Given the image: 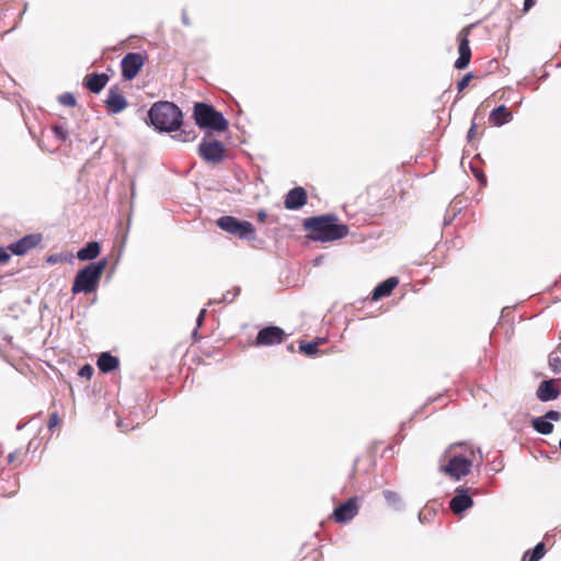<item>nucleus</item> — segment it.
Here are the masks:
<instances>
[{
  "instance_id": "0eeeda50",
  "label": "nucleus",
  "mask_w": 561,
  "mask_h": 561,
  "mask_svg": "<svg viewBox=\"0 0 561 561\" xmlns=\"http://www.w3.org/2000/svg\"><path fill=\"white\" fill-rule=\"evenodd\" d=\"M146 58L140 53H127L121 60L122 77L126 81L134 80L142 69Z\"/></svg>"
},
{
  "instance_id": "f257e3e1",
  "label": "nucleus",
  "mask_w": 561,
  "mask_h": 561,
  "mask_svg": "<svg viewBox=\"0 0 561 561\" xmlns=\"http://www.w3.org/2000/svg\"><path fill=\"white\" fill-rule=\"evenodd\" d=\"M302 227L309 231L308 238L318 242L336 241L348 233V226L340 222L334 214L308 217Z\"/></svg>"
},
{
  "instance_id": "79ce46f5",
  "label": "nucleus",
  "mask_w": 561,
  "mask_h": 561,
  "mask_svg": "<svg viewBox=\"0 0 561 561\" xmlns=\"http://www.w3.org/2000/svg\"><path fill=\"white\" fill-rule=\"evenodd\" d=\"M267 218V213L264 210V209H260L257 213H256V219L257 221L260 222H264Z\"/></svg>"
},
{
  "instance_id": "a211bd4d",
  "label": "nucleus",
  "mask_w": 561,
  "mask_h": 561,
  "mask_svg": "<svg viewBox=\"0 0 561 561\" xmlns=\"http://www.w3.org/2000/svg\"><path fill=\"white\" fill-rule=\"evenodd\" d=\"M398 284L399 279L394 276L380 282L371 291V300L378 301L381 298L390 296Z\"/></svg>"
},
{
  "instance_id": "bb28decb",
  "label": "nucleus",
  "mask_w": 561,
  "mask_h": 561,
  "mask_svg": "<svg viewBox=\"0 0 561 561\" xmlns=\"http://www.w3.org/2000/svg\"><path fill=\"white\" fill-rule=\"evenodd\" d=\"M240 291H241L240 287H234L233 291L227 290L225 294H222V296L219 300H210L209 305L216 304V302L230 304L236 299V297L240 294Z\"/></svg>"
},
{
  "instance_id": "aec40b11",
  "label": "nucleus",
  "mask_w": 561,
  "mask_h": 561,
  "mask_svg": "<svg viewBox=\"0 0 561 561\" xmlns=\"http://www.w3.org/2000/svg\"><path fill=\"white\" fill-rule=\"evenodd\" d=\"M96 366L101 373L110 374L118 368L119 359L110 352H102L98 357Z\"/></svg>"
},
{
  "instance_id": "f704fd0d",
  "label": "nucleus",
  "mask_w": 561,
  "mask_h": 561,
  "mask_svg": "<svg viewBox=\"0 0 561 561\" xmlns=\"http://www.w3.org/2000/svg\"><path fill=\"white\" fill-rule=\"evenodd\" d=\"M543 415L550 422L551 421H559L561 419V413L559 411H556V410H549Z\"/></svg>"
},
{
  "instance_id": "49530a36",
  "label": "nucleus",
  "mask_w": 561,
  "mask_h": 561,
  "mask_svg": "<svg viewBox=\"0 0 561 561\" xmlns=\"http://www.w3.org/2000/svg\"><path fill=\"white\" fill-rule=\"evenodd\" d=\"M312 342H317V346L319 347L320 344L324 343V339L323 337H316L314 340H312Z\"/></svg>"
},
{
  "instance_id": "ddd939ff",
  "label": "nucleus",
  "mask_w": 561,
  "mask_h": 561,
  "mask_svg": "<svg viewBox=\"0 0 561 561\" xmlns=\"http://www.w3.org/2000/svg\"><path fill=\"white\" fill-rule=\"evenodd\" d=\"M104 103L107 108V112L113 115L123 112L128 106L126 98L119 91V88L117 85H113L108 89L107 99Z\"/></svg>"
},
{
  "instance_id": "39448f33",
  "label": "nucleus",
  "mask_w": 561,
  "mask_h": 561,
  "mask_svg": "<svg viewBox=\"0 0 561 561\" xmlns=\"http://www.w3.org/2000/svg\"><path fill=\"white\" fill-rule=\"evenodd\" d=\"M221 230L237 236L242 240L252 241L256 238L254 226L247 220H240L233 216H221L216 220Z\"/></svg>"
},
{
  "instance_id": "37998d69",
  "label": "nucleus",
  "mask_w": 561,
  "mask_h": 561,
  "mask_svg": "<svg viewBox=\"0 0 561 561\" xmlns=\"http://www.w3.org/2000/svg\"><path fill=\"white\" fill-rule=\"evenodd\" d=\"M455 217H456L455 213L451 216L446 215L444 218V226H449L453 222V220L455 219Z\"/></svg>"
},
{
  "instance_id": "2eb2a0df",
  "label": "nucleus",
  "mask_w": 561,
  "mask_h": 561,
  "mask_svg": "<svg viewBox=\"0 0 561 561\" xmlns=\"http://www.w3.org/2000/svg\"><path fill=\"white\" fill-rule=\"evenodd\" d=\"M559 379H545L542 380L537 390L536 397L540 402H549L559 398L561 390L557 386Z\"/></svg>"
},
{
  "instance_id": "de8ad7c7",
  "label": "nucleus",
  "mask_w": 561,
  "mask_h": 561,
  "mask_svg": "<svg viewBox=\"0 0 561 561\" xmlns=\"http://www.w3.org/2000/svg\"><path fill=\"white\" fill-rule=\"evenodd\" d=\"M25 425H26V423H19V424L16 425V431H18V432L22 431V430L25 427Z\"/></svg>"
},
{
  "instance_id": "a19ab883",
  "label": "nucleus",
  "mask_w": 561,
  "mask_h": 561,
  "mask_svg": "<svg viewBox=\"0 0 561 561\" xmlns=\"http://www.w3.org/2000/svg\"><path fill=\"white\" fill-rule=\"evenodd\" d=\"M536 3V0H524L523 11L528 12Z\"/></svg>"
},
{
  "instance_id": "3c124183",
  "label": "nucleus",
  "mask_w": 561,
  "mask_h": 561,
  "mask_svg": "<svg viewBox=\"0 0 561 561\" xmlns=\"http://www.w3.org/2000/svg\"><path fill=\"white\" fill-rule=\"evenodd\" d=\"M27 7H28V3H27V2H25V3H24V8H23V10H22V12H21L20 16H22V15L26 12Z\"/></svg>"
},
{
  "instance_id": "6ab92c4d",
  "label": "nucleus",
  "mask_w": 561,
  "mask_h": 561,
  "mask_svg": "<svg viewBox=\"0 0 561 561\" xmlns=\"http://www.w3.org/2000/svg\"><path fill=\"white\" fill-rule=\"evenodd\" d=\"M512 119L513 113L503 104L493 108L489 115V121L496 127H501Z\"/></svg>"
},
{
  "instance_id": "4be33fe9",
  "label": "nucleus",
  "mask_w": 561,
  "mask_h": 561,
  "mask_svg": "<svg viewBox=\"0 0 561 561\" xmlns=\"http://www.w3.org/2000/svg\"><path fill=\"white\" fill-rule=\"evenodd\" d=\"M531 425H533V428L539 433V434H542V435H549L553 432V424L547 420L545 417V415L542 416H538V417H534L531 420Z\"/></svg>"
},
{
  "instance_id": "1a4fd4ad",
  "label": "nucleus",
  "mask_w": 561,
  "mask_h": 561,
  "mask_svg": "<svg viewBox=\"0 0 561 561\" xmlns=\"http://www.w3.org/2000/svg\"><path fill=\"white\" fill-rule=\"evenodd\" d=\"M198 154L207 162L219 163L225 158V146L219 140L203 139L198 145Z\"/></svg>"
},
{
  "instance_id": "a878e982",
  "label": "nucleus",
  "mask_w": 561,
  "mask_h": 561,
  "mask_svg": "<svg viewBox=\"0 0 561 561\" xmlns=\"http://www.w3.org/2000/svg\"><path fill=\"white\" fill-rule=\"evenodd\" d=\"M299 351L305 354L306 356L312 357L318 354L319 348L317 346V342H299Z\"/></svg>"
},
{
  "instance_id": "b1692460",
  "label": "nucleus",
  "mask_w": 561,
  "mask_h": 561,
  "mask_svg": "<svg viewBox=\"0 0 561 561\" xmlns=\"http://www.w3.org/2000/svg\"><path fill=\"white\" fill-rule=\"evenodd\" d=\"M178 131V134L172 136V138L178 141L188 142L195 140L197 137L195 129L193 127L185 126L184 124Z\"/></svg>"
},
{
  "instance_id": "72a5a7b5",
  "label": "nucleus",
  "mask_w": 561,
  "mask_h": 561,
  "mask_svg": "<svg viewBox=\"0 0 561 561\" xmlns=\"http://www.w3.org/2000/svg\"><path fill=\"white\" fill-rule=\"evenodd\" d=\"M11 259V254H10V250L4 247H0V264H5L10 261Z\"/></svg>"
},
{
  "instance_id": "f3484780",
  "label": "nucleus",
  "mask_w": 561,
  "mask_h": 561,
  "mask_svg": "<svg viewBox=\"0 0 561 561\" xmlns=\"http://www.w3.org/2000/svg\"><path fill=\"white\" fill-rule=\"evenodd\" d=\"M110 77L102 72H93L88 75L83 80V85L94 94H99L107 84Z\"/></svg>"
},
{
  "instance_id": "e433bc0d",
  "label": "nucleus",
  "mask_w": 561,
  "mask_h": 561,
  "mask_svg": "<svg viewBox=\"0 0 561 561\" xmlns=\"http://www.w3.org/2000/svg\"><path fill=\"white\" fill-rule=\"evenodd\" d=\"M206 313H207V310L205 308H203L199 311V313H198V316L196 318V327L197 328H201L203 325Z\"/></svg>"
},
{
  "instance_id": "a18cd8bd",
  "label": "nucleus",
  "mask_w": 561,
  "mask_h": 561,
  "mask_svg": "<svg viewBox=\"0 0 561 561\" xmlns=\"http://www.w3.org/2000/svg\"><path fill=\"white\" fill-rule=\"evenodd\" d=\"M462 443H458V444H450L449 447L445 450V454H448L455 446H461Z\"/></svg>"
},
{
  "instance_id": "6e6552de",
  "label": "nucleus",
  "mask_w": 561,
  "mask_h": 561,
  "mask_svg": "<svg viewBox=\"0 0 561 561\" xmlns=\"http://www.w3.org/2000/svg\"><path fill=\"white\" fill-rule=\"evenodd\" d=\"M473 25L463 27L457 36L459 57L456 59L454 67L458 70L466 69L471 60V48L469 45V33Z\"/></svg>"
},
{
  "instance_id": "20e7f679",
  "label": "nucleus",
  "mask_w": 561,
  "mask_h": 561,
  "mask_svg": "<svg viewBox=\"0 0 561 561\" xmlns=\"http://www.w3.org/2000/svg\"><path fill=\"white\" fill-rule=\"evenodd\" d=\"M193 118L195 124L207 134L225 131L229 126L228 119L224 114L207 102H196L194 104Z\"/></svg>"
},
{
  "instance_id": "cd10ccee",
  "label": "nucleus",
  "mask_w": 561,
  "mask_h": 561,
  "mask_svg": "<svg viewBox=\"0 0 561 561\" xmlns=\"http://www.w3.org/2000/svg\"><path fill=\"white\" fill-rule=\"evenodd\" d=\"M549 366L552 369L553 373L559 374L561 373V352H552L549 355Z\"/></svg>"
},
{
  "instance_id": "ea45409f",
  "label": "nucleus",
  "mask_w": 561,
  "mask_h": 561,
  "mask_svg": "<svg viewBox=\"0 0 561 561\" xmlns=\"http://www.w3.org/2000/svg\"><path fill=\"white\" fill-rule=\"evenodd\" d=\"M181 20H182V23L185 25V26H190L191 25V20L187 15V12L185 9L182 10V13H181Z\"/></svg>"
},
{
  "instance_id": "5701e85b",
  "label": "nucleus",
  "mask_w": 561,
  "mask_h": 561,
  "mask_svg": "<svg viewBox=\"0 0 561 561\" xmlns=\"http://www.w3.org/2000/svg\"><path fill=\"white\" fill-rule=\"evenodd\" d=\"M382 495L385 497V501L389 506L394 508L396 511H402L404 507L403 501L399 493L391 491V490H383Z\"/></svg>"
},
{
  "instance_id": "423d86ee",
  "label": "nucleus",
  "mask_w": 561,
  "mask_h": 561,
  "mask_svg": "<svg viewBox=\"0 0 561 561\" xmlns=\"http://www.w3.org/2000/svg\"><path fill=\"white\" fill-rule=\"evenodd\" d=\"M471 468L472 459L462 455H455L448 460L446 466L442 467V471L456 481H460L470 473Z\"/></svg>"
},
{
  "instance_id": "864d4df0",
  "label": "nucleus",
  "mask_w": 561,
  "mask_h": 561,
  "mask_svg": "<svg viewBox=\"0 0 561 561\" xmlns=\"http://www.w3.org/2000/svg\"><path fill=\"white\" fill-rule=\"evenodd\" d=\"M397 442L400 443L402 439H403V436L402 435H397Z\"/></svg>"
},
{
  "instance_id": "8fccbe9b",
  "label": "nucleus",
  "mask_w": 561,
  "mask_h": 561,
  "mask_svg": "<svg viewBox=\"0 0 561 561\" xmlns=\"http://www.w3.org/2000/svg\"><path fill=\"white\" fill-rule=\"evenodd\" d=\"M198 329H199V328H197V327H196V329H195V330L193 331V333H192V335H193V337H194L195 340H197Z\"/></svg>"
},
{
  "instance_id": "58836bf2",
  "label": "nucleus",
  "mask_w": 561,
  "mask_h": 561,
  "mask_svg": "<svg viewBox=\"0 0 561 561\" xmlns=\"http://www.w3.org/2000/svg\"><path fill=\"white\" fill-rule=\"evenodd\" d=\"M476 129H477V124L476 122L473 121L468 133H467V139L468 140H471L474 136H476Z\"/></svg>"
},
{
  "instance_id": "7ed1b4c3",
  "label": "nucleus",
  "mask_w": 561,
  "mask_h": 561,
  "mask_svg": "<svg viewBox=\"0 0 561 561\" xmlns=\"http://www.w3.org/2000/svg\"><path fill=\"white\" fill-rule=\"evenodd\" d=\"M106 266V257L84 265L77 272L73 278L71 293L73 295L81 293L88 295L96 291Z\"/></svg>"
},
{
  "instance_id": "393cba45",
  "label": "nucleus",
  "mask_w": 561,
  "mask_h": 561,
  "mask_svg": "<svg viewBox=\"0 0 561 561\" xmlns=\"http://www.w3.org/2000/svg\"><path fill=\"white\" fill-rule=\"evenodd\" d=\"M546 553V545L543 541L538 542L531 550L526 552L528 561H540Z\"/></svg>"
},
{
  "instance_id": "c85d7f7f",
  "label": "nucleus",
  "mask_w": 561,
  "mask_h": 561,
  "mask_svg": "<svg viewBox=\"0 0 561 561\" xmlns=\"http://www.w3.org/2000/svg\"><path fill=\"white\" fill-rule=\"evenodd\" d=\"M58 102L61 105L73 107L77 104V100L73 93L65 92L58 96Z\"/></svg>"
},
{
  "instance_id": "c756f323",
  "label": "nucleus",
  "mask_w": 561,
  "mask_h": 561,
  "mask_svg": "<svg viewBox=\"0 0 561 561\" xmlns=\"http://www.w3.org/2000/svg\"><path fill=\"white\" fill-rule=\"evenodd\" d=\"M51 130L54 137L59 141H65L68 138V129L64 125H54Z\"/></svg>"
},
{
  "instance_id": "dca6fc26",
  "label": "nucleus",
  "mask_w": 561,
  "mask_h": 561,
  "mask_svg": "<svg viewBox=\"0 0 561 561\" xmlns=\"http://www.w3.org/2000/svg\"><path fill=\"white\" fill-rule=\"evenodd\" d=\"M308 202L307 191L302 186H296L285 195L284 205L288 210H298Z\"/></svg>"
},
{
  "instance_id": "9b49d317",
  "label": "nucleus",
  "mask_w": 561,
  "mask_h": 561,
  "mask_svg": "<svg viewBox=\"0 0 561 561\" xmlns=\"http://www.w3.org/2000/svg\"><path fill=\"white\" fill-rule=\"evenodd\" d=\"M473 499L470 490L465 486H457L454 496L449 501V508L455 515H461L473 506Z\"/></svg>"
},
{
  "instance_id": "412c9836",
  "label": "nucleus",
  "mask_w": 561,
  "mask_h": 561,
  "mask_svg": "<svg viewBox=\"0 0 561 561\" xmlns=\"http://www.w3.org/2000/svg\"><path fill=\"white\" fill-rule=\"evenodd\" d=\"M101 253V245L98 241H89L77 252V259L81 262L95 260Z\"/></svg>"
},
{
  "instance_id": "c9c22d12",
  "label": "nucleus",
  "mask_w": 561,
  "mask_h": 561,
  "mask_svg": "<svg viewBox=\"0 0 561 561\" xmlns=\"http://www.w3.org/2000/svg\"><path fill=\"white\" fill-rule=\"evenodd\" d=\"M58 424H59V416H58V414L55 412V413L50 414V416H49V419H48L47 426H48V428L51 431V430H54Z\"/></svg>"
},
{
  "instance_id": "2f4dec72",
  "label": "nucleus",
  "mask_w": 561,
  "mask_h": 561,
  "mask_svg": "<svg viewBox=\"0 0 561 561\" xmlns=\"http://www.w3.org/2000/svg\"><path fill=\"white\" fill-rule=\"evenodd\" d=\"M470 170L481 185H483V186L486 185V175L480 168L473 167L471 164Z\"/></svg>"
},
{
  "instance_id": "7c9ffc66",
  "label": "nucleus",
  "mask_w": 561,
  "mask_h": 561,
  "mask_svg": "<svg viewBox=\"0 0 561 561\" xmlns=\"http://www.w3.org/2000/svg\"><path fill=\"white\" fill-rule=\"evenodd\" d=\"M473 77V72H468L465 76H462V78L457 82L458 92L463 91L468 87Z\"/></svg>"
},
{
  "instance_id": "f8f14e48",
  "label": "nucleus",
  "mask_w": 561,
  "mask_h": 561,
  "mask_svg": "<svg viewBox=\"0 0 561 561\" xmlns=\"http://www.w3.org/2000/svg\"><path fill=\"white\" fill-rule=\"evenodd\" d=\"M43 241L42 233H30L10 243L8 249L13 255L22 256Z\"/></svg>"
},
{
  "instance_id": "5fc2aeb1",
  "label": "nucleus",
  "mask_w": 561,
  "mask_h": 561,
  "mask_svg": "<svg viewBox=\"0 0 561 561\" xmlns=\"http://www.w3.org/2000/svg\"><path fill=\"white\" fill-rule=\"evenodd\" d=\"M117 426H118L119 428H122V422H121V421L117 423Z\"/></svg>"
},
{
  "instance_id": "4c0bfd02",
  "label": "nucleus",
  "mask_w": 561,
  "mask_h": 561,
  "mask_svg": "<svg viewBox=\"0 0 561 561\" xmlns=\"http://www.w3.org/2000/svg\"><path fill=\"white\" fill-rule=\"evenodd\" d=\"M61 261H62L61 254H51V255L47 256V259H46V262L51 265L56 264L58 262H61Z\"/></svg>"
},
{
  "instance_id": "09e8293b",
  "label": "nucleus",
  "mask_w": 561,
  "mask_h": 561,
  "mask_svg": "<svg viewBox=\"0 0 561 561\" xmlns=\"http://www.w3.org/2000/svg\"><path fill=\"white\" fill-rule=\"evenodd\" d=\"M419 520H420L421 523H424V522L426 520V517H425V515H423V513H422V512H420V513H419Z\"/></svg>"
},
{
  "instance_id": "9d476101",
  "label": "nucleus",
  "mask_w": 561,
  "mask_h": 561,
  "mask_svg": "<svg viewBox=\"0 0 561 561\" xmlns=\"http://www.w3.org/2000/svg\"><path fill=\"white\" fill-rule=\"evenodd\" d=\"M285 331L277 325H266L262 328L255 337V346H270L280 344L285 337Z\"/></svg>"
},
{
  "instance_id": "473e14b6",
  "label": "nucleus",
  "mask_w": 561,
  "mask_h": 561,
  "mask_svg": "<svg viewBox=\"0 0 561 561\" xmlns=\"http://www.w3.org/2000/svg\"><path fill=\"white\" fill-rule=\"evenodd\" d=\"M94 369L90 364H84L80 367L78 375L81 378L90 379L93 376Z\"/></svg>"
},
{
  "instance_id": "c03bdc74",
  "label": "nucleus",
  "mask_w": 561,
  "mask_h": 561,
  "mask_svg": "<svg viewBox=\"0 0 561 561\" xmlns=\"http://www.w3.org/2000/svg\"><path fill=\"white\" fill-rule=\"evenodd\" d=\"M15 457H16V453H15V451L10 453V454L8 455V458H7V459H8V462L12 463V462L15 460Z\"/></svg>"
},
{
  "instance_id": "6e6d98bb",
  "label": "nucleus",
  "mask_w": 561,
  "mask_h": 561,
  "mask_svg": "<svg viewBox=\"0 0 561 561\" xmlns=\"http://www.w3.org/2000/svg\"><path fill=\"white\" fill-rule=\"evenodd\" d=\"M404 426H405V423H404V422H403V423H401V430H403V428H404Z\"/></svg>"
},
{
  "instance_id": "603ef678",
  "label": "nucleus",
  "mask_w": 561,
  "mask_h": 561,
  "mask_svg": "<svg viewBox=\"0 0 561 561\" xmlns=\"http://www.w3.org/2000/svg\"><path fill=\"white\" fill-rule=\"evenodd\" d=\"M287 350H288L289 352H295L294 344H289V345L287 346Z\"/></svg>"
},
{
  "instance_id": "f03ea898",
  "label": "nucleus",
  "mask_w": 561,
  "mask_h": 561,
  "mask_svg": "<svg viewBox=\"0 0 561 561\" xmlns=\"http://www.w3.org/2000/svg\"><path fill=\"white\" fill-rule=\"evenodd\" d=\"M146 123L158 133L178 131L183 125L182 110L173 102H154L147 112Z\"/></svg>"
},
{
  "instance_id": "4468645a",
  "label": "nucleus",
  "mask_w": 561,
  "mask_h": 561,
  "mask_svg": "<svg viewBox=\"0 0 561 561\" xmlns=\"http://www.w3.org/2000/svg\"><path fill=\"white\" fill-rule=\"evenodd\" d=\"M358 513L356 497H350L345 502L339 504L333 511V517L337 523H347L352 520Z\"/></svg>"
}]
</instances>
